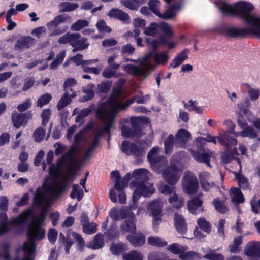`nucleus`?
I'll list each match as a JSON object with an SVG mask.
<instances>
[{"label": "nucleus", "instance_id": "1", "mask_svg": "<svg viewBox=\"0 0 260 260\" xmlns=\"http://www.w3.org/2000/svg\"><path fill=\"white\" fill-rule=\"evenodd\" d=\"M148 171L146 169H137L133 171L135 179L130 183V186L136 187L133 194V204H135L142 196H147L151 193L150 188L146 186V183L149 180Z\"/></svg>", "mask_w": 260, "mask_h": 260}, {"label": "nucleus", "instance_id": "2", "mask_svg": "<svg viewBox=\"0 0 260 260\" xmlns=\"http://www.w3.org/2000/svg\"><path fill=\"white\" fill-rule=\"evenodd\" d=\"M236 16L240 17L247 25L257 27L260 23V18L252 13L254 6L245 1H239L235 3Z\"/></svg>", "mask_w": 260, "mask_h": 260}, {"label": "nucleus", "instance_id": "3", "mask_svg": "<svg viewBox=\"0 0 260 260\" xmlns=\"http://www.w3.org/2000/svg\"><path fill=\"white\" fill-rule=\"evenodd\" d=\"M148 118L132 117L130 118L131 126L123 125L121 127V135L128 138H140L143 135V124Z\"/></svg>", "mask_w": 260, "mask_h": 260}, {"label": "nucleus", "instance_id": "4", "mask_svg": "<svg viewBox=\"0 0 260 260\" xmlns=\"http://www.w3.org/2000/svg\"><path fill=\"white\" fill-rule=\"evenodd\" d=\"M196 144L195 149H191L190 152L194 159L198 162H205L207 166H210V155L208 153L205 152V146L206 143L205 142L204 138L198 137L194 140Z\"/></svg>", "mask_w": 260, "mask_h": 260}, {"label": "nucleus", "instance_id": "5", "mask_svg": "<svg viewBox=\"0 0 260 260\" xmlns=\"http://www.w3.org/2000/svg\"><path fill=\"white\" fill-rule=\"evenodd\" d=\"M251 26L247 28L228 27L224 28L222 32L225 35L232 38H246L252 36H257V27Z\"/></svg>", "mask_w": 260, "mask_h": 260}, {"label": "nucleus", "instance_id": "6", "mask_svg": "<svg viewBox=\"0 0 260 260\" xmlns=\"http://www.w3.org/2000/svg\"><path fill=\"white\" fill-rule=\"evenodd\" d=\"M183 191L189 194L196 193L199 189V182L196 175L190 171L185 172L182 179Z\"/></svg>", "mask_w": 260, "mask_h": 260}, {"label": "nucleus", "instance_id": "7", "mask_svg": "<svg viewBox=\"0 0 260 260\" xmlns=\"http://www.w3.org/2000/svg\"><path fill=\"white\" fill-rule=\"evenodd\" d=\"M123 107L124 106L122 105V103H118L115 105L111 106L110 109V113L108 115L106 107L103 104L98 108L95 114L97 117L102 120H110L114 122L116 115L120 111L125 110V108Z\"/></svg>", "mask_w": 260, "mask_h": 260}, {"label": "nucleus", "instance_id": "8", "mask_svg": "<svg viewBox=\"0 0 260 260\" xmlns=\"http://www.w3.org/2000/svg\"><path fill=\"white\" fill-rule=\"evenodd\" d=\"M159 147H154L148 152L147 159L152 169L160 171L161 168L166 166L168 161L164 155H158Z\"/></svg>", "mask_w": 260, "mask_h": 260}, {"label": "nucleus", "instance_id": "9", "mask_svg": "<svg viewBox=\"0 0 260 260\" xmlns=\"http://www.w3.org/2000/svg\"><path fill=\"white\" fill-rule=\"evenodd\" d=\"M162 176L165 181L170 185H174L179 181L181 175V170L174 163L170 165L162 171Z\"/></svg>", "mask_w": 260, "mask_h": 260}, {"label": "nucleus", "instance_id": "10", "mask_svg": "<svg viewBox=\"0 0 260 260\" xmlns=\"http://www.w3.org/2000/svg\"><path fill=\"white\" fill-rule=\"evenodd\" d=\"M154 69V66L153 64L148 63H145L140 68L132 64H127L123 67L124 70L127 74H132L134 76H142L144 78L149 75Z\"/></svg>", "mask_w": 260, "mask_h": 260}, {"label": "nucleus", "instance_id": "11", "mask_svg": "<svg viewBox=\"0 0 260 260\" xmlns=\"http://www.w3.org/2000/svg\"><path fill=\"white\" fill-rule=\"evenodd\" d=\"M26 235L28 241L24 243L22 247L23 251L26 255L23 260H33L31 256L36 250V241L42 240L43 238H39V236L34 234L31 231L27 232Z\"/></svg>", "mask_w": 260, "mask_h": 260}, {"label": "nucleus", "instance_id": "12", "mask_svg": "<svg viewBox=\"0 0 260 260\" xmlns=\"http://www.w3.org/2000/svg\"><path fill=\"white\" fill-rule=\"evenodd\" d=\"M47 214L45 212H42L39 216L34 218L32 222L28 228L27 232L31 231L34 234L39 236V238H45V230L42 226L45 220Z\"/></svg>", "mask_w": 260, "mask_h": 260}, {"label": "nucleus", "instance_id": "13", "mask_svg": "<svg viewBox=\"0 0 260 260\" xmlns=\"http://www.w3.org/2000/svg\"><path fill=\"white\" fill-rule=\"evenodd\" d=\"M121 150L122 152L127 155H133L136 158H141L145 153L144 148L138 146L134 143H131L126 141H123L122 142Z\"/></svg>", "mask_w": 260, "mask_h": 260}, {"label": "nucleus", "instance_id": "14", "mask_svg": "<svg viewBox=\"0 0 260 260\" xmlns=\"http://www.w3.org/2000/svg\"><path fill=\"white\" fill-rule=\"evenodd\" d=\"M226 124L229 126L227 133L217 137L218 143L221 145L229 147L231 145H237V141L234 136H231L230 134L234 133L235 125L231 121H227Z\"/></svg>", "mask_w": 260, "mask_h": 260}, {"label": "nucleus", "instance_id": "15", "mask_svg": "<svg viewBox=\"0 0 260 260\" xmlns=\"http://www.w3.org/2000/svg\"><path fill=\"white\" fill-rule=\"evenodd\" d=\"M159 27L164 33L166 36L172 37L173 36V32L169 25L165 22L159 23H152L150 26L145 27L144 33L147 35L155 36L157 33V27Z\"/></svg>", "mask_w": 260, "mask_h": 260}, {"label": "nucleus", "instance_id": "16", "mask_svg": "<svg viewBox=\"0 0 260 260\" xmlns=\"http://www.w3.org/2000/svg\"><path fill=\"white\" fill-rule=\"evenodd\" d=\"M191 138L190 133L185 129H179L175 135L176 144L181 147H185L188 141Z\"/></svg>", "mask_w": 260, "mask_h": 260}, {"label": "nucleus", "instance_id": "17", "mask_svg": "<svg viewBox=\"0 0 260 260\" xmlns=\"http://www.w3.org/2000/svg\"><path fill=\"white\" fill-rule=\"evenodd\" d=\"M174 225L176 231L181 235H184L187 231V224L185 218L177 213L174 214Z\"/></svg>", "mask_w": 260, "mask_h": 260}, {"label": "nucleus", "instance_id": "18", "mask_svg": "<svg viewBox=\"0 0 260 260\" xmlns=\"http://www.w3.org/2000/svg\"><path fill=\"white\" fill-rule=\"evenodd\" d=\"M31 117L30 113H16L12 115V120L13 125L17 128H20L23 124H26L28 120Z\"/></svg>", "mask_w": 260, "mask_h": 260}, {"label": "nucleus", "instance_id": "19", "mask_svg": "<svg viewBox=\"0 0 260 260\" xmlns=\"http://www.w3.org/2000/svg\"><path fill=\"white\" fill-rule=\"evenodd\" d=\"M199 178L201 187L204 191H208L214 186V182L210 181L211 175L208 172L200 173Z\"/></svg>", "mask_w": 260, "mask_h": 260}, {"label": "nucleus", "instance_id": "20", "mask_svg": "<svg viewBox=\"0 0 260 260\" xmlns=\"http://www.w3.org/2000/svg\"><path fill=\"white\" fill-rule=\"evenodd\" d=\"M126 238L131 244L135 247L142 246L146 241L145 236L142 233H136V232L133 235H127Z\"/></svg>", "mask_w": 260, "mask_h": 260}, {"label": "nucleus", "instance_id": "21", "mask_svg": "<svg viewBox=\"0 0 260 260\" xmlns=\"http://www.w3.org/2000/svg\"><path fill=\"white\" fill-rule=\"evenodd\" d=\"M33 217L32 210L28 209L19 215L16 218L11 219L10 223L14 225L19 226L25 223L28 219Z\"/></svg>", "mask_w": 260, "mask_h": 260}, {"label": "nucleus", "instance_id": "22", "mask_svg": "<svg viewBox=\"0 0 260 260\" xmlns=\"http://www.w3.org/2000/svg\"><path fill=\"white\" fill-rule=\"evenodd\" d=\"M109 16L119 20L125 23H128L130 20L128 14L118 8H112L109 11Z\"/></svg>", "mask_w": 260, "mask_h": 260}, {"label": "nucleus", "instance_id": "23", "mask_svg": "<svg viewBox=\"0 0 260 260\" xmlns=\"http://www.w3.org/2000/svg\"><path fill=\"white\" fill-rule=\"evenodd\" d=\"M244 253L249 257L258 259L260 257V246L255 241L248 243Z\"/></svg>", "mask_w": 260, "mask_h": 260}, {"label": "nucleus", "instance_id": "24", "mask_svg": "<svg viewBox=\"0 0 260 260\" xmlns=\"http://www.w3.org/2000/svg\"><path fill=\"white\" fill-rule=\"evenodd\" d=\"M79 38H81V35L79 33H71L68 32L60 37L58 40V42L60 44H69L73 47L76 43L77 40Z\"/></svg>", "mask_w": 260, "mask_h": 260}, {"label": "nucleus", "instance_id": "25", "mask_svg": "<svg viewBox=\"0 0 260 260\" xmlns=\"http://www.w3.org/2000/svg\"><path fill=\"white\" fill-rule=\"evenodd\" d=\"M135 218L134 216L128 218L124 221L120 225L121 232L125 233H130L132 234L136 232V225L135 223Z\"/></svg>", "mask_w": 260, "mask_h": 260}, {"label": "nucleus", "instance_id": "26", "mask_svg": "<svg viewBox=\"0 0 260 260\" xmlns=\"http://www.w3.org/2000/svg\"><path fill=\"white\" fill-rule=\"evenodd\" d=\"M35 39L30 36H23L19 38L15 43L16 49L28 48L35 43Z\"/></svg>", "mask_w": 260, "mask_h": 260}, {"label": "nucleus", "instance_id": "27", "mask_svg": "<svg viewBox=\"0 0 260 260\" xmlns=\"http://www.w3.org/2000/svg\"><path fill=\"white\" fill-rule=\"evenodd\" d=\"M189 52V50L188 49H184L176 56L173 61L170 63V67L176 68L181 65L185 59L188 58V53Z\"/></svg>", "mask_w": 260, "mask_h": 260}, {"label": "nucleus", "instance_id": "28", "mask_svg": "<svg viewBox=\"0 0 260 260\" xmlns=\"http://www.w3.org/2000/svg\"><path fill=\"white\" fill-rule=\"evenodd\" d=\"M162 205L158 200L152 201L148 205L147 209L151 212L152 216H161Z\"/></svg>", "mask_w": 260, "mask_h": 260}, {"label": "nucleus", "instance_id": "29", "mask_svg": "<svg viewBox=\"0 0 260 260\" xmlns=\"http://www.w3.org/2000/svg\"><path fill=\"white\" fill-rule=\"evenodd\" d=\"M231 201L235 204H240L244 202V198L240 189L238 187H231L230 191Z\"/></svg>", "mask_w": 260, "mask_h": 260}, {"label": "nucleus", "instance_id": "30", "mask_svg": "<svg viewBox=\"0 0 260 260\" xmlns=\"http://www.w3.org/2000/svg\"><path fill=\"white\" fill-rule=\"evenodd\" d=\"M203 205V201L198 197H195L188 201L187 203V209L192 214L197 215L198 213V209Z\"/></svg>", "mask_w": 260, "mask_h": 260}, {"label": "nucleus", "instance_id": "31", "mask_svg": "<svg viewBox=\"0 0 260 260\" xmlns=\"http://www.w3.org/2000/svg\"><path fill=\"white\" fill-rule=\"evenodd\" d=\"M63 182H59L57 184L48 185L47 191L52 196L58 197L65 190L67 183L62 184Z\"/></svg>", "mask_w": 260, "mask_h": 260}, {"label": "nucleus", "instance_id": "32", "mask_svg": "<svg viewBox=\"0 0 260 260\" xmlns=\"http://www.w3.org/2000/svg\"><path fill=\"white\" fill-rule=\"evenodd\" d=\"M146 2L147 0H121L120 2L126 8L132 11H137L140 6Z\"/></svg>", "mask_w": 260, "mask_h": 260}, {"label": "nucleus", "instance_id": "33", "mask_svg": "<svg viewBox=\"0 0 260 260\" xmlns=\"http://www.w3.org/2000/svg\"><path fill=\"white\" fill-rule=\"evenodd\" d=\"M180 7L177 4L171 5L168 9H167L164 13H161L160 15H157L160 18L165 20H170L174 18L176 13L175 10L179 9Z\"/></svg>", "mask_w": 260, "mask_h": 260}, {"label": "nucleus", "instance_id": "34", "mask_svg": "<svg viewBox=\"0 0 260 260\" xmlns=\"http://www.w3.org/2000/svg\"><path fill=\"white\" fill-rule=\"evenodd\" d=\"M68 20H71V17L68 14L59 15L55 17L53 20L48 22L47 26L49 29L51 27H57L59 26L60 23L65 22Z\"/></svg>", "mask_w": 260, "mask_h": 260}, {"label": "nucleus", "instance_id": "35", "mask_svg": "<svg viewBox=\"0 0 260 260\" xmlns=\"http://www.w3.org/2000/svg\"><path fill=\"white\" fill-rule=\"evenodd\" d=\"M151 56L153 57L154 60L158 64H165L169 59V56L167 52L153 53L151 52L148 53L147 58Z\"/></svg>", "mask_w": 260, "mask_h": 260}, {"label": "nucleus", "instance_id": "36", "mask_svg": "<svg viewBox=\"0 0 260 260\" xmlns=\"http://www.w3.org/2000/svg\"><path fill=\"white\" fill-rule=\"evenodd\" d=\"M11 224L9 221L8 217L6 212L0 213V233L5 234L10 231L9 224Z\"/></svg>", "mask_w": 260, "mask_h": 260}, {"label": "nucleus", "instance_id": "37", "mask_svg": "<svg viewBox=\"0 0 260 260\" xmlns=\"http://www.w3.org/2000/svg\"><path fill=\"white\" fill-rule=\"evenodd\" d=\"M76 95V93L74 91L72 92L70 95H69V93L65 92L64 95L60 98L57 103V108L58 110H61L64 107L69 104L71 101L70 98H74Z\"/></svg>", "mask_w": 260, "mask_h": 260}, {"label": "nucleus", "instance_id": "38", "mask_svg": "<svg viewBox=\"0 0 260 260\" xmlns=\"http://www.w3.org/2000/svg\"><path fill=\"white\" fill-rule=\"evenodd\" d=\"M103 235L101 233L97 234L93 239L90 242L88 247L92 249H99L104 246Z\"/></svg>", "mask_w": 260, "mask_h": 260}, {"label": "nucleus", "instance_id": "39", "mask_svg": "<svg viewBox=\"0 0 260 260\" xmlns=\"http://www.w3.org/2000/svg\"><path fill=\"white\" fill-rule=\"evenodd\" d=\"M219 9L224 15L236 16L235 3L232 6L225 2H222Z\"/></svg>", "mask_w": 260, "mask_h": 260}, {"label": "nucleus", "instance_id": "40", "mask_svg": "<svg viewBox=\"0 0 260 260\" xmlns=\"http://www.w3.org/2000/svg\"><path fill=\"white\" fill-rule=\"evenodd\" d=\"M127 249V245L122 242L116 244L112 243L110 247V250L112 254L117 256L119 255Z\"/></svg>", "mask_w": 260, "mask_h": 260}, {"label": "nucleus", "instance_id": "41", "mask_svg": "<svg viewBox=\"0 0 260 260\" xmlns=\"http://www.w3.org/2000/svg\"><path fill=\"white\" fill-rule=\"evenodd\" d=\"M95 85L93 83H89L86 87L83 89V92L86 95L82 96V101H88L93 99L94 97V89Z\"/></svg>", "mask_w": 260, "mask_h": 260}, {"label": "nucleus", "instance_id": "42", "mask_svg": "<svg viewBox=\"0 0 260 260\" xmlns=\"http://www.w3.org/2000/svg\"><path fill=\"white\" fill-rule=\"evenodd\" d=\"M149 244L157 247H162L167 245V242L157 236H150L147 239Z\"/></svg>", "mask_w": 260, "mask_h": 260}, {"label": "nucleus", "instance_id": "43", "mask_svg": "<svg viewBox=\"0 0 260 260\" xmlns=\"http://www.w3.org/2000/svg\"><path fill=\"white\" fill-rule=\"evenodd\" d=\"M89 45V43L87 42V39L85 37L79 38L77 40L76 43L73 46V52L77 51H81L86 49Z\"/></svg>", "mask_w": 260, "mask_h": 260}, {"label": "nucleus", "instance_id": "44", "mask_svg": "<svg viewBox=\"0 0 260 260\" xmlns=\"http://www.w3.org/2000/svg\"><path fill=\"white\" fill-rule=\"evenodd\" d=\"M103 236L106 239L112 240L119 238V232L115 225H111L104 232Z\"/></svg>", "mask_w": 260, "mask_h": 260}, {"label": "nucleus", "instance_id": "45", "mask_svg": "<svg viewBox=\"0 0 260 260\" xmlns=\"http://www.w3.org/2000/svg\"><path fill=\"white\" fill-rule=\"evenodd\" d=\"M122 258L123 260H143L141 253L135 250L123 253Z\"/></svg>", "mask_w": 260, "mask_h": 260}, {"label": "nucleus", "instance_id": "46", "mask_svg": "<svg viewBox=\"0 0 260 260\" xmlns=\"http://www.w3.org/2000/svg\"><path fill=\"white\" fill-rule=\"evenodd\" d=\"M242 243V236H239L234 239L233 243L230 244L229 246V249L231 253H238L241 249L239 246Z\"/></svg>", "mask_w": 260, "mask_h": 260}, {"label": "nucleus", "instance_id": "47", "mask_svg": "<svg viewBox=\"0 0 260 260\" xmlns=\"http://www.w3.org/2000/svg\"><path fill=\"white\" fill-rule=\"evenodd\" d=\"M183 106L184 108L187 109L189 111H195L198 114H202L203 113V109L200 107H197L198 104L196 101L190 100L187 103L183 102Z\"/></svg>", "mask_w": 260, "mask_h": 260}, {"label": "nucleus", "instance_id": "48", "mask_svg": "<svg viewBox=\"0 0 260 260\" xmlns=\"http://www.w3.org/2000/svg\"><path fill=\"white\" fill-rule=\"evenodd\" d=\"M84 193L82 188L77 184L73 185L72 190L70 193V197L72 199L77 198L78 201H80L83 197Z\"/></svg>", "mask_w": 260, "mask_h": 260}, {"label": "nucleus", "instance_id": "49", "mask_svg": "<svg viewBox=\"0 0 260 260\" xmlns=\"http://www.w3.org/2000/svg\"><path fill=\"white\" fill-rule=\"evenodd\" d=\"M212 204L216 210L220 213L225 214L229 211L228 207L224 205L223 202L220 200L219 198L214 199L212 201Z\"/></svg>", "mask_w": 260, "mask_h": 260}, {"label": "nucleus", "instance_id": "50", "mask_svg": "<svg viewBox=\"0 0 260 260\" xmlns=\"http://www.w3.org/2000/svg\"><path fill=\"white\" fill-rule=\"evenodd\" d=\"M45 197L46 194L44 191L40 187L37 188L34 197V203L36 206L41 205L45 200Z\"/></svg>", "mask_w": 260, "mask_h": 260}, {"label": "nucleus", "instance_id": "51", "mask_svg": "<svg viewBox=\"0 0 260 260\" xmlns=\"http://www.w3.org/2000/svg\"><path fill=\"white\" fill-rule=\"evenodd\" d=\"M169 202L172 205L174 208L176 209L181 208L184 204L183 199L181 198H178L176 193L170 197L169 198Z\"/></svg>", "mask_w": 260, "mask_h": 260}, {"label": "nucleus", "instance_id": "52", "mask_svg": "<svg viewBox=\"0 0 260 260\" xmlns=\"http://www.w3.org/2000/svg\"><path fill=\"white\" fill-rule=\"evenodd\" d=\"M167 249L174 254L181 255L183 252L185 251L186 248H185L181 245L178 243H173L169 245Z\"/></svg>", "mask_w": 260, "mask_h": 260}, {"label": "nucleus", "instance_id": "53", "mask_svg": "<svg viewBox=\"0 0 260 260\" xmlns=\"http://www.w3.org/2000/svg\"><path fill=\"white\" fill-rule=\"evenodd\" d=\"M179 257L182 260H198L201 258L200 254L193 251H184Z\"/></svg>", "mask_w": 260, "mask_h": 260}, {"label": "nucleus", "instance_id": "54", "mask_svg": "<svg viewBox=\"0 0 260 260\" xmlns=\"http://www.w3.org/2000/svg\"><path fill=\"white\" fill-rule=\"evenodd\" d=\"M79 7V5L77 3H71L69 2H62L60 4V11L61 12H71L76 10Z\"/></svg>", "mask_w": 260, "mask_h": 260}, {"label": "nucleus", "instance_id": "55", "mask_svg": "<svg viewBox=\"0 0 260 260\" xmlns=\"http://www.w3.org/2000/svg\"><path fill=\"white\" fill-rule=\"evenodd\" d=\"M197 224L199 228L205 232L209 234L211 231V224L207 221L204 217H201L198 219Z\"/></svg>", "mask_w": 260, "mask_h": 260}, {"label": "nucleus", "instance_id": "56", "mask_svg": "<svg viewBox=\"0 0 260 260\" xmlns=\"http://www.w3.org/2000/svg\"><path fill=\"white\" fill-rule=\"evenodd\" d=\"M89 22L85 19L78 20L71 26V29L73 31H79L82 28L89 26Z\"/></svg>", "mask_w": 260, "mask_h": 260}, {"label": "nucleus", "instance_id": "57", "mask_svg": "<svg viewBox=\"0 0 260 260\" xmlns=\"http://www.w3.org/2000/svg\"><path fill=\"white\" fill-rule=\"evenodd\" d=\"M241 136L244 137H248L251 139H254L257 137V132L252 127L247 126L241 132Z\"/></svg>", "mask_w": 260, "mask_h": 260}, {"label": "nucleus", "instance_id": "58", "mask_svg": "<svg viewBox=\"0 0 260 260\" xmlns=\"http://www.w3.org/2000/svg\"><path fill=\"white\" fill-rule=\"evenodd\" d=\"M174 138L172 134H170L164 141L165 151L166 154L172 152L173 148Z\"/></svg>", "mask_w": 260, "mask_h": 260}, {"label": "nucleus", "instance_id": "59", "mask_svg": "<svg viewBox=\"0 0 260 260\" xmlns=\"http://www.w3.org/2000/svg\"><path fill=\"white\" fill-rule=\"evenodd\" d=\"M216 250H210L203 257L208 260H224V256L221 253H215Z\"/></svg>", "mask_w": 260, "mask_h": 260}, {"label": "nucleus", "instance_id": "60", "mask_svg": "<svg viewBox=\"0 0 260 260\" xmlns=\"http://www.w3.org/2000/svg\"><path fill=\"white\" fill-rule=\"evenodd\" d=\"M96 27L100 33H110L112 31L111 28L108 26L103 19H100L98 21Z\"/></svg>", "mask_w": 260, "mask_h": 260}, {"label": "nucleus", "instance_id": "61", "mask_svg": "<svg viewBox=\"0 0 260 260\" xmlns=\"http://www.w3.org/2000/svg\"><path fill=\"white\" fill-rule=\"evenodd\" d=\"M66 56L65 51L59 52L56 56L55 58L53 60L50 66L51 69H55L57 68L59 64L61 63Z\"/></svg>", "mask_w": 260, "mask_h": 260}, {"label": "nucleus", "instance_id": "62", "mask_svg": "<svg viewBox=\"0 0 260 260\" xmlns=\"http://www.w3.org/2000/svg\"><path fill=\"white\" fill-rule=\"evenodd\" d=\"M112 82L110 81H104L98 84L97 93H107L110 89Z\"/></svg>", "mask_w": 260, "mask_h": 260}, {"label": "nucleus", "instance_id": "63", "mask_svg": "<svg viewBox=\"0 0 260 260\" xmlns=\"http://www.w3.org/2000/svg\"><path fill=\"white\" fill-rule=\"evenodd\" d=\"M52 96L50 93H45L42 94L37 101V106L42 107L43 106L48 104L51 100Z\"/></svg>", "mask_w": 260, "mask_h": 260}, {"label": "nucleus", "instance_id": "64", "mask_svg": "<svg viewBox=\"0 0 260 260\" xmlns=\"http://www.w3.org/2000/svg\"><path fill=\"white\" fill-rule=\"evenodd\" d=\"M46 131L44 128L40 127L37 128L34 133V137L36 142H40L44 138Z\"/></svg>", "mask_w": 260, "mask_h": 260}]
</instances>
